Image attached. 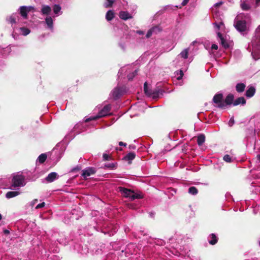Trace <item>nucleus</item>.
Instances as JSON below:
<instances>
[{
  "label": "nucleus",
  "mask_w": 260,
  "mask_h": 260,
  "mask_svg": "<svg viewBox=\"0 0 260 260\" xmlns=\"http://www.w3.org/2000/svg\"><path fill=\"white\" fill-rule=\"evenodd\" d=\"M251 46H249L253 58L256 60L260 58V25L256 28L254 36L251 42Z\"/></svg>",
  "instance_id": "nucleus-1"
},
{
  "label": "nucleus",
  "mask_w": 260,
  "mask_h": 260,
  "mask_svg": "<svg viewBox=\"0 0 260 260\" xmlns=\"http://www.w3.org/2000/svg\"><path fill=\"white\" fill-rule=\"evenodd\" d=\"M249 21L250 17L248 14H239L235 19L234 26L238 31L246 32L248 30V23Z\"/></svg>",
  "instance_id": "nucleus-2"
},
{
  "label": "nucleus",
  "mask_w": 260,
  "mask_h": 260,
  "mask_svg": "<svg viewBox=\"0 0 260 260\" xmlns=\"http://www.w3.org/2000/svg\"><path fill=\"white\" fill-rule=\"evenodd\" d=\"M118 190L125 198H128L131 200L140 199L143 198L141 192H135L133 190L122 187H119Z\"/></svg>",
  "instance_id": "nucleus-3"
},
{
  "label": "nucleus",
  "mask_w": 260,
  "mask_h": 260,
  "mask_svg": "<svg viewBox=\"0 0 260 260\" xmlns=\"http://www.w3.org/2000/svg\"><path fill=\"white\" fill-rule=\"evenodd\" d=\"M111 109V105L110 104L105 105L95 116H91L85 120V122H88L91 120H96L98 118L106 116L109 114Z\"/></svg>",
  "instance_id": "nucleus-4"
},
{
  "label": "nucleus",
  "mask_w": 260,
  "mask_h": 260,
  "mask_svg": "<svg viewBox=\"0 0 260 260\" xmlns=\"http://www.w3.org/2000/svg\"><path fill=\"white\" fill-rule=\"evenodd\" d=\"M24 179V177L21 174L14 175L12 180V186L17 187L24 186L25 184Z\"/></svg>",
  "instance_id": "nucleus-5"
},
{
  "label": "nucleus",
  "mask_w": 260,
  "mask_h": 260,
  "mask_svg": "<svg viewBox=\"0 0 260 260\" xmlns=\"http://www.w3.org/2000/svg\"><path fill=\"white\" fill-rule=\"evenodd\" d=\"M213 102L215 104V106L220 109L225 108V103H224L223 95L221 93H217L213 98Z\"/></svg>",
  "instance_id": "nucleus-6"
},
{
  "label": "nucleus",
  "mask_w": 260,
  "mask_h": 260,
  "mask_svg": "<svg viewBox=\"0 0 260 260\" xmlns=\"http://www.w3.org/2000/svg\"><path fill=\"white\" fill-rule=\"evenodd\" d=\"M26 20L25 19L22 18V17H20L17 14H13L8 19V21L12 26L13 24L16 23L22 25L26 23Z\"/></svg>",
  "instance_id": "nucleus-7"
},
{
  "label": "nucleus",
  "mask_w": 260,
  "mask_h": 260,
  "mask_svg": "<svg viewBox=\"0 0 260 260\" xmlns=\"http://www.w3.org/2000/svg\"><path fill=\"white\" fill-rule=\"evenodd\" d=\"M144 90L145 93L150 98H152L153 99H155L159 97V90H152L151 89H149L147 82L144 83Z\"/></svg>",
  "instance_id": "nucleus-8"
},
{
  "label": "nucleus",
  "mask_w": 260,
  "mask_h": 260,
  "mask_svg": "<svg viewBox=\"0 0 260 260\" xmlns=\"http://www.w3.org/2000/svg\"><path fill=\"white\" fill-rule=\"evenodd\" d=\"M19 11L22 18L27 19V14L30 11L34 12L35 8L33 6H21L19 8Z\"/></svg>",
  "instance_id": "nucleus-9"
},
{
  "label": "nucleus",
  "mask_w": 260,
  "mask_h": 260,
  "mask_svg": "<svg viewBox=\"0 0 260 260\" xmlns=\"http://www.w3.org/2000/svg\"><path fill=\"white\" fill-rule=\"evenodd\" d=\"M96 172L95 168L92 167H87L82 170V176L85 178L87 179V177H89L91 175L94 174Z\"/></svg>",
  "instance_id": "nucleus-10"
},
{
  "label": "nucleus",
  "mask_w": 260,
  "mask_h": 260,
  "mask_svg": "<svg viewBox=\"0 0 260 260\" xmlns=\"http://www.w3.org/2000/svg\"><path fill=\"white\" fill-rule=\"evenodd\" d=\"M122 93V89L119 87H116L112 91L111 96L114 100H116L121 95Z\"/></svg>",
  "instance_id": "nucleus-11"
},
{
  "label": "nucleus",
  "mask_w": 260,
  "mask_h": 260,
  "mask_svg": "<svg viewBox=\"0 0 260 260\" xmlns=\"http://www.w3.org/2000/svg\"><path fill=\"white\" fill-rule=\"evenodd\" d=\"M234 96L233 94H229L225 100H224V103H225V108L228 106L231 105V104H233Z\"/></svg>",
  "instance_id": "nucleus-12"
},
{
  "label": "nucleus",
  "mask_w": 260,
  "mask_h": 260,
  "mask_svg": "<svg viewBox=\"0 0 260 260\" xmlns=\"http://www.w3.org/2000/svg\"><path fill=\"white\" fill-rule=\"evenodd\" d=\"M119 17L124 20H126L132 18V16L126 11H121L119 13Z\"/></svg>",
  "instance_id": "nucleus-13"
},
{
  "label": "nucleus",
  "mask_w": 260,
  "mask_h": 260,
  "mask_svg": "<svg viewBox=\"0 0 260 260\" xmlns=\"http://www.w3.org/2000/svg\"><path fill=\"white\" fill-rule=\"evenodd\" d=\"M255 92V89L253 86H250L246 91L245 95L247 98H251L253 96Z\"/></svg>",
  "instance_id": "nucleus-14"
},
{
  "label": "nucleus",
  "mask_w": 260,
  "mask_h": 260,
  "mask_svg": "<svg viewBox=\"0 0 260 260\" xmlns=\"http://www.w3.org/2000/svg\"><path fill=\"white\" fill-rule=\"evenodd\" d=\"M57 178V174L55 172H52L46 177V180L48 182H53Z\"/></svg>",
  "instance_id": "nucleus-15"
},
{
  "label": "nucleus",
  "mask_w": 260,
  "mask_h": 260,
  "mask_svg": "<svg viewBox=\"0 0 260 260\" xmlns=\"http://www.w3.org/2000/svg\"><path fill=\"white\" fill-rule=\"evenodd\" d=\"M208 240L210 244L214 245L217 242L218 238L214 234H212L209 236Z\"/></svg>",
  "instance_id": "nucleus-16"
},
{
  "label": "nucleus",
  "mask_w": 260,
  "mask_h": 260,
  "mask_svg": "<svg viewBox=\"0 0 260 260\" xmlns=\"http://www.w3.org/2000/svg\"><path fill=\"white\" fill-rule=\"evenodd\" d=\"M218 37L220 39V43L222 45V46L224 47L225 48H227L229 47V45L226 42V41L224 39V38L222 37V35L220 32H218L217 33Z\"/></svg>",
  "instance_id": "nucleus-17"
},
{
  "label": "nucleus",
  "mask_w": 260,
  "mask_h": 260,
  "mask_svg": "<svg viewBox=\"0 0 260 260\" xmlns=\"http://www.w3.org/2000/svg\"><path fill=\"white\" fill-rule=\"evenodd\" d=\"M51 9L50 6L48 5H43L42 6L41 13L43 15H48L50 13Z\"/></svg>",
  "instance_id": "nucleus-18"
},
{
  "label": "nucleus",
  "mask_w": 260,
  "mask_h": 260,
  "mask_svg": "<svg viewBox=\"0 0 260 260\" xmlns=\"http://www.w3.org/2000/svg\"><path fill=\"white\" fill-rule=\"evenodd\" d=\"M246 103V100L243 97H239L236 99L233 102L234 106H237L239 104L244 105Z\"/></svg>",
  "instance_id": "nucleus-19"
},
{
  "label": "nucleus",
  "mask_w": 260,
  "mask_h": 260,
  "mask_svg": "<svg viewBox=\"0 0 260 260\" xmlns=\"http://www.w3.org/2000/svg\"><path fill=\"white\" fill-rule=\"evenodd\" d=\"M20 194L19 191H10L6 194V197L7 199H10L18 196Z\"/></svg>",
  "instance_id": "nucleus-20"
},
{
  "label": "nucleus",
  "mask_w": 260,
  "mask_h": 260,
  "mask_svg": "<svg viewBox=\"0 0 260 260\" xmlns=\"http://www.w3.org/2000/svg\"><path fill=\"white\" fill-rule=\"evenodd\" d=\"M45 22L48 27L50 29H53V20L51 17H47L45 19Z\"/></svg>",
  "instance_id": "nucleus-21"
},
{
  "label": "nucleus",
  "mask_w": 260,
  "mask_h": 260,
  "mask_svg": "<svg viewBox=\"0 0 260 260\" xmlns=\"http://www.w3.org/2000/svg\"><path fill=\"white\" fill-rule=\"evenodd\" d=\"M245 88V85L244 83H238L236 86V89L238 92H243Z\"/></svg>",
  "instance_id": "nucleus-22"
},
{
  "label": "nucleus",
  "mask_w": 260,
  "mask_h": 260,
  "mask_svg": "<svg viewBox=\"0 0 260 260\" xmlns=\"http://www.w3.org/2000/svg\"><path fill=\"white\" fill-rule=\"evenodd\" d=\"M136 156V154L134 152H130L126 154L124 158L126 160L131 161L133 160Z\"/></svg>",
  "instance_id": "nucleus-23"
},
{
  "label": "nucleus",
  "mask_w": 260,
  "mask_h": 260,
  "mask_svg": "<svg viewBox=\"0 0 260 260\" xmlns=\"http://www.w3.org/2000/svg\"><path fill=\"white\" fill-rule=\"evenodd\" d=\"M205 141V137L204 135H200L197 138V143L199 146H201Z\"/></svg>",
  "instance_id": "nucleus-24"
},
{
  "label": "nucleus",
  "mask_w": 260,
  "mask_h": 260,
  "mask_svg": "<svg viewBox=\"0 0 260 260\" xmlns=\"http://www.w3.org/2000/svg\"><path fill=\"white\" fill-rule=\"evenodd\" d=\"M188 48L184 49L179 54V55L181 56V57L186 59L188 57Z\"/></svg>",
  "instance_id": "nucleus-25"
},
{
  "label": "nucleus",
  "mask_w": 260,
  "mask_h": 260,
  "mask_svg": "<svg viewBox=\"0 0 260 260\" xmlns=\"http://www.w3.org/2000/svg\"><path fill=\"white\" fill-rule=\"evenodd\" d=\"M114 13L112 10H109L106 15V18L108 21L111 20L114 18Z\"/></svg>",
  "instance_id": "nucleus-26"
},
{
  "label": "nucleus",
  "mask_w": 260,
  "mask_h": 260,
  "mask_svg": "<svg viewBox=\"0 0 260 260\" xmlns=\"http://www.w3.org/2000/svg\"><path fill=\"white\" fill-rule=\"evenodd\" d=\"M188 193L191 195L194 196L198 194V190L196 187L191 186L188 188Z\"/></svg>",
  "instance_id": "nucleus-27"
},
{
  "label": "nucleus",
  "mask_w": 260,
  "mask_h": 260,
  "mask_svg": "<svg viewBox=\"0 0 260 260\" xmlns=\"http://www.w3.org/2000/svg\"><path fill=\"white\" fill-rule=\"evenodd\" d=\"M47 158V155L44 154H41L38 158V160L40 163H43Z\"/></svg>",
  "instance_id": "nucleus-28"
},
{
  "label": "nucleus",
  "mask_w": 260,
  "mask_h": 260,
  "mask_svg": "<svg viewBox=\"0 0 260 260\" xmlns=\"http://www.w3.org/2000/svg\"><path fill=\"white\" fill-rule=\"evenodd\" d=\"M53 10L54 14L58 15V13L60 12L61 7L59 5H54Z\"/></svg>",
  "instance_id": "nucleus-29"
},
{
  "label": "nucleus",
  "mask_w": 260,
  "mask_h": 260,
  "mask_svg": "<svg viewBox=\"0 0 260 260\" xmlns=\"http://www.w3.org/2000/svg\"><path fill=\"white\" fill-rule=\"evenodd\" d=\"M20 30L22 34L24 36L28 35L30 32L29 29L23 27L20 28Z\"/></svg>",
  "instance_id": "nucleus-30"
},
{
  "label": "nucleus",
  "mask_w": 260,
  "mask_h": 260,
  "mask_svg": "<svg viewBox=\"0 0 260 260\" xmlns=\"http://www.w3.org/2000/svg\"><path fill=\"white\" fill-rule=\"evenodd\" d=\"M105 167L109 168L110 170L115 169L116 168V163H109L108 164H106L105 165Z\"/></svg>",
  "instance_id": "nucleus-31"
},
{
  "label": "nucleus",
  "mask_w": 260,
  "mask_h": 260,
  "mask_svg": "<svg viewBox=\"0 0 260 260\" xmlns=\"http://www.w3.org/2000/svg\"><path fill=\"white\" fill-rule=\"evenodd\" d=\"M156 29H157V27H153L151 29H150V30H149V31L147 32V33L146 34V37L148 38L152 36V34Z\"/></svg>",
  "instance_id": "nucleus-32"
},
{
  "label": "nucleus",
  "mask_w": 260,
  "mask_h": 260,
  "mask_svg": "<svg viewBox=\"0 0 260 260\" xmlns=\"http://www.w3.org/2000/svg\"><path fill=\"white\" fill-rule=\"evenodd\" d=\"M138 70L137 69H135L134 71L131 73L127 75V78L129 80H132L133 78L137 74Z\"/></svg>",
  "instance_id": "nucleus-33"
},
{
  "label": "nucleus",
  "mask_w": 260,
  "mask_h": 260,
  "mask_svg": "<svg viewBox=\"0 0 260 260\" xmlns=\"http://www.w3.org/2000/svg\"><path fill=\"white\" fill-rule=\"evenodd\" d=\"M107 2L104 4V7L105 8L111 7L113 4L114 0H106Z\"/></svg>",
  "instance_id": "nucleus-34"
},
{
  "label": "nucleus",
  "mask_w": 260,
  "mask_h": 260,
  "mask_svg": "<svg viewBox=\"0 0 260 260\" xmlns=\"http://www.w3.org/2000/svg\"><path fill=\"white\" fill-rule=\"evenodd\" d=\"M183 76V73L182 70H180L179 72H176V79L178 80H181Z\"/></svg>",
  "instance_id": "nucleus-35"
},
{
  "label": "nucleus",
  "mask_w": 260,
  "mask_h": 260,
  "mask_svg": "<svg viewBox=\"0 0 260 260\" xmlns=\"http://www.w3.org/2000/svg\"><path fill=\"white\" fill-rule=\"evenodd\" d=\"M223 160L227 162H232V158L230 156V155H228V154H226L224 156H223Z\"/></svg>",
  "instance_id": "nucleus-36"
},
{
  "label": "nucleus",
  "mask_w": 260,
  "mask_h": 260,
  "mask_svg": "<svg viewBox=\"0 0 260 260\" xmlns=\"http://www.w3.org/2000/svg\"><path fill=\"white\" fill-rule=\"evenodd\" d=\"M241 7L244 10H248L250 8L249 6L245 3L241 4Z\"/></svg>",
  "instance_id": "nucleus-37"
},
{
  "label": "nucleus",
  "mask_w": 260,
  "mask_h": 260,
  "mask_svg": "<svg viewBox=\"0 0 260 260\" xmlns=\"http://www.w3.org/2000/svg\"><path fill=\"white\" fill-rule=\"evenodd\" d=\"M223 24V22H220L219 23L215 22L213 23V25L217 29H219L220 26Z\"/></svg>",
  "instance_id": "nucleus-38"
},
{
  "label": "nucleus",
  "mask_w": 260,
  "mask_h": 260,
  "mask_svg": "<svg viewBox=\"0 0 260 260\" xmlns=\"http://www.w3.org/2000/svg\"><path fill=\"white\" fill-rule=\"evenodd\" d=\"M45 203L44 202H42L40 204H39L36 207V209H39V208H43L45 206Z\"/></svg>",
  "instance_id": "nucleus-39"
},
{
  "label": "nucleus",
  "mask_w": 260,
  "mask_h": 260,
  "mask_svg": "<svg viewBox=\"0 0 260 260\" xmlns=\"http://www.w3.org/2000/svg\"><path fill=\"white\" fill-rule=\"evenodd\" d=\"M103 159L104 160H108L109 159L110 156H109L108 154H107L106 153H104V154H103Z\"/></svg>",
  "instance_id": "nucleus-40"
},
{
  "label": "nucleus",
  "mask_w": 260,
  "mask_h": 260,
  "mask_svg": "<svg viewBox=\"0 0 260 260\" xmlns=\"http://www.w3.org/2000/svg\"><path fill=\"white\" fill-rule=\"evenodd\" d=\"M234 124V119L233 118H231L229 121V125L230 126H232Z\"/></svg>",
  "instance_id": "nucleus-41"
},
{
  "label": "nucleus",
  "mask_w": 260,
  "mask_h": 260,
  "mask_svg": "<svg viewBox=\"0 0 260 260\" xmlns=\"http://www.w3.org/2000/svg\"><path fill=\"white\" fill-rule=\"evenodd\" d=\"M218 48V47L217 45H216L215 44H213L212 45V46H211L212 50H217Z\"/></svg>",
  "instance_id": "nucleus-42"
},
{
  "label": "nucleus",
  "mask_w": 260,
  "mask_h": 260,
  "mask_svg": "<svg viewBox=\"0 0 260 260\" xmlns=\"http://www.w3.org/2000/svg\"><path fill=\"white\" fill-rule=\"evenodd\" d=\"M38 202V200L37 199H35L31 203H30V205L31 206H34V205Z\"/></svg>",
  "instance_id": "nucleus-43"
},
{
  "label": "nucleus",
  "mask_w": 260,
  "mask_h": 260,
  "mask_svg": "<svg viewBox=\"0 0 260 260\" xmlns=\"http://www.w3.org/2000/svg\"><path fill=\"white\" fill-rule=\"evenodd\" d=\"M189 1V0H183L182 2L181 3L182 5V6L186 5L187 4V3Z\"/></svg>",
  "instance_id": "nucleus-44"
},
{
  "label": "nucleus",
  "mask_w": 260,
  "mask_h": 260,
  "mask_svg": "<svg viewBox=\"0 0 260 260\" xmlns=\"http://www.w3.org/2000/svg\"><path fill=\"white\" fill-rule=\"evenodd\" d=\"M119 145L126 146V144L124 143H123L122 142H119Z\"/></svg>",
  "instance_id": "nucleus-45"
},
{
  "label": "nucleus",
  "mask_w": 260,
  "mask_h": 260,
  "mask_svg": "<svg viewBox=\"0 0 260 260\" xmlns=\"http://www.w3.org/2000/svg\"><path fill=\"white\" fill-rule=\"evenodd\" d=\"M255 4L257 6L260 5V0H255Z\"/></svg>",
  "instance_id": "nucleus-46"
},
{
  "label": "nucleus",
  "mask_w": 260,
  "mask_h": 260,
  "mask_svg": "<svg viewBox=\"0 0 260 260\" xmlns=\"http://www.w3.org/2000/svg\"><path fill=\"white\" fill-rule=\"evenodd\" d=\"M137 34H139V35H143V34H144L143 31H141V30H138V31H137Z\"/></svg>",
  "instance_id": "nucleus-47"
},
{
  "label": "nucleus",
  "mask_w": 260,
  "mask_h": 260,
  "mask_svg": "<svg viewBox=\"0 0 260 260\" xmlns=\"http://www.w3.org/2000/svg\"><path fill=\"white\" fill-rule=\"evenodd\" d=\"M129 147L130 149H136V146L134 145H129Z\"/></svg>",
  "instance_id": "nucleus-48"
},
{
  "label": "nucleus",
  "mask_w": 260,
  "mask_h": 260,
  "mask_svg": "<svg viewBox=\"0 0 260 260\" xmlns=\"http://www.w3.org/2000/svg\"><path fill=\"white\" fill-rule=\"evenodd\" d=\"M222 4V2L217 3L215 4V6H216V7L219 6L221 5Z\"/></svg>",
  "instance_id": "nucleus-49"
},
{
  "label": "nucleus",
  "mask_w": 260,
  "mask_h": 260,
  "mask_svg": "<svg viewBox=\"0 0 260 260\" xmlns=\"http://www.w3.org/2000/svg\"><path fill=\"white\" fill-rule=\"evenodd\" d=\"M4 232H5V233H6V234H8V233H9V231H8V230H5Z\"/></svg>",
  "instance_id": "nucleus-50"
},
{
  "label": "nucleus",
  "mask_w": 260,
  "mask_h": 260,
  "mask_svg": "<svg viewBox=\"0 0 260 260\" xmlns=\"http://www.w3.org/2000/svg\"><path fill=\"white\" fill-rule=\"evenodd\" d=\"M257 157H258L259 160H260V155H257Z\"/></svg>",
  "instance_id": "nucleus-51"
},
{
  "label": "nucleus",
  "mask_w": 260,
  "mask_h": 260,
  "mask_svg": "<svg viewBox=\"0 0 260 260\" xmlns=\"http://www.w3.org/2000/svg\"><path fill=\"white\" fill-rule=\"evenodd\" d=\"M2 219V215L1 214H0V220Z\"/></svg>",
  "instance_id": "nucleus-52"
},
{
  "label": "nucleus",
  "mask_w": 260,
  "mask_h": 260,
  "mask_svg": "<svg viewBox=\"0 0 260 260\" xmlns=\"http://www.w3.org/2000/svg\"><path fill=\"white\" fill-rule=\"evenodd\" d=\"M259 246H260V241H259Z\"/></svg>",
  "instance_id": "nucleus-53"
}]
</instances>
